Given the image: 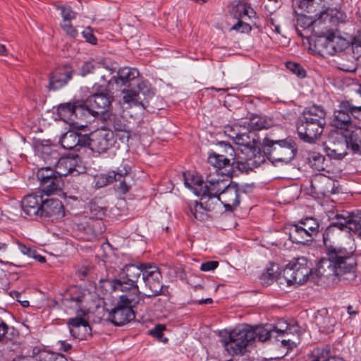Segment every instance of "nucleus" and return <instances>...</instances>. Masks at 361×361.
Returning a JSON list of instances; mask_svg holds the SVG:
<instances>
[{"label": "nucleus", "instance_id": "obj_12", "mask_svg": "<svg viewBox=\"0 0 361 361\" xmlns=\"http://www.w3.org/2000/svg\"><path fill=\"white\" fill-rule=\"evenodd\" d=\"M110 286L114 291L125 292L122 296V301L127 300L132 303H138L140 301V291L137 283L133 279L126 277V274L120 270L117 278L109 279Z\"/></svg>", "mask_w": 361, "mask_h": 361}, {"label": "nucleus", "instance_id": "obj_38", "mask_svg": "<svg viewBox=\"0 0 361 361\" xmlns=\"http://www.w3.org/2000/svg\"><path fill=\"white\" fill-rule=\"evenodd\" d=\"M97 66L103 68L102 73H95V75L100 78L101 81L105 87H113V74L116 72V67L111 63H109L106 61L98 62Z\"/></svg>", "mask_w": 361, "mask_h": 361}, {"label": "nucleus", "instance_id": "obj_16", "mask_svg": "<svg viewBox=\"0 0 361 361\" xmlns=\"http://www.w3.org/2000/svg\"><path fill=\"white\" fill-rule=\"evenodd\" d=\"M314 13V16H300L297 20V24L298 25L303 27L304 29H307L310 26H312L314 32L317 35L319 33H317V31L315 30L317 23L326 21L332 22L333 23H337L343 21L345 17V14L343 12L336 9H331V13L329 12V16L326 18V20H324V18H322L319 17V11H317Z\"/></svg>", "mask_w": 361, "mask_h": 361}, {"label": "nucleus", "instance_id": "obj_37", "mask_svg": "<svg viewBox=\"0 0 361 361\" xmlns=\"http://www.w3.org/2000/svg\"><path fill=\"white\" fill-rule=\"evenodd\" d=\"M343 132L349 149L353 154H361V128H354Z\"/></svg>", "mask_w": 361, "mask_h": 361}, {"label": "nucleus", "instance_id": "obj_56", "mask_svg": "<svg viewBox=\"0 0 361 361\" xmlns=\"http://www.w3.org/2000/svg\"><path fill=\"white\" fill-rule=\"evenodd\" d=\"M345 110H349L351 118L354 117L356 119L361 120V106H355L350 101L343 106Z\"/></svg>", "mask_w": 361, "mask_h": 361}, {"label": "nucleus", "instance_id": "obj_32", "mask_svg": "<svg viewBox=\"0 0 361 361\" xmlns=\"http://www.w3.org/2000/svg\"><path fill=\"white\" fill-rule=\"evenodd\" d=\"M139 76V71L136 68L123 67L118 70L116 75H113V86H129L131 81Z\"/></svg>", "mask_w": 361, "mask_h": 361}, {"label": "nucleus", "instance_id": "obj_54", "mask_svg": "<svg viewBox=\"0 0 361 361\" xmlns=\"http://www.w3.org/2000/svg\"><path fill=\"white\" fill-rule=\"evenodd\" d=\"M278 269L277 265H273L271 268H267L266 271L262 274L261 276L262 283L264 284H270L271 282L277 278L278 274L277 270H275L274 268Z\"/></svg>", "mask_w": 361, "mask_h": 361}, {"label": "nucleus", "instance_id": "obj_2", "mask_svg": "<svg viewBox=\"0 0 361 361\" xmlns=\"http://www.w3.org/2000/svg\"><path fill=\"white\" fill-rule=\"evenodd\" d=\"M235 144L239 147L240 153L232 163L233 168L241 172L248 173L264 163L259 140L255 132L242 133Z\"/></svg>", "mask_w": 361, "mask_h": 361}, {"label": "nucleus", "instance_id": "obj_48", "mask_svg": "<svg viewBox=\"0 0 361 361\" xmlns=\"http://www.w3.org/2000/svg\"><path fill=\"white\" fill-rule=\"evenodd\" d=\"M248 126L255 130L268 128L271 126V121L260 116H253L250 118Z\"/></svg>", "mask_w": 361, "mask_h": 361}, {"label": "nucleus", "instance_id": "obj_42", "mask_svg": "<svg viewBox=\"0 0 361 361\" xmlns=\"http://www.w3.org/2000/svg\"><path fill=\"white\" fill-rule=\"evenodd\" d=\"M231 15H232L236 19H240L245 16L248 18L251 17V14L254 13L253 10L247 6L243 2H238V4L233 5L229 11Z\"/></svg>", "mask_w": 361, "mask_h": 361}, {"label": "nucleus", "instance_id": "obj_10", "mask_svg": "<svg viewBox=\"0 0 361 361\" xmlns=\"http://www.w3.org/2000/svg\"><path fill=\"white\" fill-rule=\"evenodd\" d=\"M348 46V42L336 32L328 31L319 33L314 39V47L322 55H334Z\"/></svg>", "mask_w": 361, "mask_h": 361}, {"label": "nucleus", "instance_id": "obj_27", "mask_svg": "<svg viewBox=\"0 0 361 361\" xmlns=\"http://www.w3.org/2000/svg\"><path fill=\"white\" fill-rule=\"evenodd\" d=\"M109 123L116 136L123 143H128L133 133L128 126L126 120L121 116L113 115L109 118Z\"/></svg>", "mask_w": 361, "mask_h": 361}, {"label": "nucleus", "instance_id": "obj_7", "mask_svg": "<svg viewBox=\"0 0 361 361\" xmlns=\"http://www.w3.org/2000/svg\"><path fill=\"white\" fill-rule=\"evenodd\" d=\"M330 256L337 270V277L344 280H352L355 278L356 259L353 252L345 248L330 245Z\"/></svg>", "mask_w": 361, "mask_h": 361}, {"label": "nucleus", "instance_id": "obj_13", "mask_svg": "<svg viewBox=\"0 0 361 361\" xmlns=\"http://www.w3.org/2000/svg\"><path fill=\"white\" fill-rule=\"evenodd\" d=\"M137 303L124 300L119 297L116 306L109 312L108 319L116 326H123L133 320L135 317L133 307Z\"/></svg>", "mask_w": 361, "mask_h": 361}, {"label": "nucleus", "instance_id": "obj_52", "mask_svg": "<svg viewBox=\"0 0 361 361\" xmlns=\"http://www.w3.org/2000/svg\"><path fill=\"white\" fill-rule=\"evenodd\" d=\"M98 62L87 61L81 67V75L85 76L89 73H102L103 68L97 66Z\"/></svg>", "mask_w": 361, "mask_h": 361}, {"label": "nucleus", "instance_id": "obj_39", "mask_svg": "<svg viewBox=\"0 0 361 361\" xmlns=\"http://www.w3.org/2000/svg\"><path fill=\"white\" fill-rule=\"evenodd\" d=\"M94 112L87 99L75 102L73 117L84 120L91 116L95 117Z\"/></svg>", "mask_w": 361, "mask_h": 361}, {"label": "nucleus", "instance_id": "obj_60", "mask_svg": "<svg viewBox=\"0 0 361 361\" xmlns=\"http://www.w3.org/2000/svg\"><path fill=\"white\" fill-rule=\"evenodd\" d=\"M63 31L71 37L75 38L78 35V31L69 22H64L61 24Z\"/></svg>", "mask_w": 361, "mask_h": 361}, {"label": "nucleus", "instance_id": "obj_61", "mask_svg": "<svg viewBox=\"0 0 361 361\" xmlns=\"http://www.w3.org/2000/svg\"><path fill=\"white\" fill-rule=\"evenodd\" d=\"M225 133L235 142L242 133L239 132L238 126H227L225 128Z\"/></svg>", "mask_w": 361, "mask_h": 361}, {"label": "nucleus", "instance_id": "obj_6", "mask_svg": "<svg viewBox=\"0 0 361 361\" xmlns=\"http://www.w3.org/2000/svg\"><path fill=\"white\" fill-rule=\"evenodd\" d=\"M333 220L334 221L323 233V241L326 250L329 245H331V236L336 227L341 231L348 230L357 233L361 237V212L350 214L348 212H343L341 214H336Z\"/></svg>", "mask_w": 361, "mask_h": 361}, {"label": "nucleus", "instance_id": "obj_22", "mask_svg": "<svg viewBox=\"0 0 361 361\" xmlns=\"http://www.w3.org/2000/svg\"><path fill=\"white\" fill-rule=\"evenodd\" d=\"M84 314L79 313L75 317L68 319V325L70 334L79 339H85L91 335V328L87 321L82 317Z\"/></svg>", "mask_w": 361, "mask_h": 361}, {"label": "nucleus", "instance_id": "obj_51", "mask_svg": "<svg viewBox=\"0 0 361 361\" xmlns=\"http://www.w3.org/2000/svg\"><path fill=\"white\" fill-rule=\"evenodd\" d=\"M311 361H344L341 357L329 356L328 352L317 350L312 353Z\"/></svg>", "mask_w": 361, "mask_h": 361}, {"label": "nucleus", "instance_id": "obj_43", "mask_svg": "<svg viewBox=\"0 0 361 361\" xmlns=\"http://www.w3.org/2000/svg\"><path fill=\"white\" fill-rule=\"evenodd\" d=\"M324 157L317 152H309L307 153V161L311 168L317 171L324 169Z\"/></svg>", "mask_w": 361, "mask_h": 361}, {"label": "nucleus", "instance_id": "obj_55", "mask_svg": "<svg viewBox=\"0 0 361 361\" xmlns=\"http://www.w3.org/2000/svg\"><path fill=\"white\" fill-rule=\"evenodd\" d=\"M59 8L61 10V13L64 22H70L71 20L75 18L76 13L73 11L71 6H60Z\"/></svg>", "mask_w": 361, "mask_h": 361}, {"label": "nucleus", "instance_id": "obj_5", "mask_svg": "<svg viewBox=\"0 0 361 361\" xmlns=\"http://www.w3.org/2000/svg\"><path fill=\"white\" fill-rule=\"evenodd\" d=\"M45 153L47 157H44V161L51 167L54 166V171L61 177L69 174L77 176L84 170L78 156L59 158L57 151L50 148H47Z\"/></svg>", "mask_w": 361, "mask_h": 361}, {"label": "nucleus", "instance_id": "obj_35", "mask_svg": "<svg viewBox=\"0 0 361 361\" xmlns=\"http://www.w3.org/2000/svg\"><path fill=\"white\" fill-rule=\"evenodd\" d=\"M322 0H300L298 3V7L308 13H314L319 11V18L326 20L329 16L331 9L321 5L319 1Z\"/></svg>", "mask_w": 361, "mask_h": 361}, {"label": "nucleus", "instance_id": "obj_21", "mask_svg": "<svg viewBox=\"0 0 361 361\" xmlns=\"http://www.w3.org/2000/svg\"><path fill=\"white\" fill-rule=\"evenodd\" d=\"M42 192L27 195L21 201V208L24 214L32 217L40 216L43 204Z\"/></svg>", "mask_w": 361, "mask_h": 361}, {"label": "nucleus", "instance_id": "obj_19", "mask_svg": "<svg viewBox=\"0 0 361 361\" xmlns=\"http://www.w3.org/2000/svg\"><path fill=\"white\" fill-rule=\"evenodd\" d=\"M114 143V133L106 129H98L90 136L89 146L92 149L102 153L106 152Z\"/></svg>", "mask_w": 361, "mask_h": 361}, {"label": "nucleus", "instance_id": "obj_3", "mask_svg": "<svg viewBox=\"0 0 361 361\" xmlns=\"http://www.w3.org/2000/svg\"><path fill=\"white\" fill-rule=\"evenodd\" d=\"M326 124V112L319 106L304 110L297 121V131L301 140L314 143L322 135Z\"/></svg>", "mask_w": 361, "mask_h": 361}, {"label": "nucleus", "instance_id": "obj_47", "mask_svg": "<svg viewBox=\"0 0 361 361\" xmlns=\"http://www.w3.org/2000/svg\"><path fill=\"white\" fill-rule=\"evenodd\" d=\"M74 103H66L61 104L59 106L58 111L60 116L64 120H68L71 122H74Z\"/></svg>", "mask_w": 361, "mask_h": 361}, {"label": "nucleus", "instance_id": "obj_23", "mask_svg": "<svg viewBox=\"0 0 361 361\" xmlns=\"http://www.w3.org/2000/svg\"><path fill=\"white\" fill-rule=\"evenodd\" d=\"M73 69L69 66L56 69L49 76L48 88L49 90H57L65 86L73 78Z\"/></svg>", "mask_w": 361, "mask_h": 361}, {"label": "nucleus", "instance_id": "obj_41", "mask_svg": "<svg viewBox=\"0 0 361 361\" xmlns=\"http://www.w3.org/2000/svg\"><path fill=\"white\" fill-rule=\"evenodd\" d=\"M145 264L142 263L137 265L133 264H126L121 270L126 274V277L133 279V282L137 283L140 275L142 276Z\"/></svg>", "mask_w": 361, "mask_h": 361}, {"label": "nucleus", "instance_id": "obj_36", "mask_svg": "<svg viewBox=\"0 0 361 361\" xmlns=\"http://www.w3.org/2000/svg\"><path fill=\"white\" fill-rule=\"evenodd\" d=\"M183 176L185 187L192 190L197 196L201 197L204 195L207 189L204 188V184L199 176L191 173L190 172H184Z\"/></svg>", "mask_w": 361, "mask_h": 361}, {"label": "nucleus", "instance_id": "obj_9", "mask_svg": "<svg viewBox=\"0 0 361 361\" xmlns=\"http://www.w3.org/2000/svg\"><path fill=\"white\" fill-rule=\"evenodd\" d=\"M311 266L305 257H298L286 266L283 277L288 285H301L308 279L312 272Z\"/></svg>", "mask_w": 361, "mask_h": 361}, {"label": "nucleus", "instance_id": "obj_49", "mask_svg": "<svg viewBox=\"0 0 361 361\" xmlns=\"http://www.w3.org/2000/svg\"><path fill=\"white\" fill-rule=\"evenodd\" d=\"M208 162L216 168H224L230 165V159L224 155L212 154L208 157Z\"/></svg>", "mask_w": 361, "mask_h": 361}, {"label": "nucleus", "instance_id": "obj_57", "mask_svg": "<svg viewBox=\"0 0 361 361\" xmlns=\"http://www.w3.org/2000/svg\"><path fill=\"white\" fill-rule=\"evenodd\" d=\"M166 329V326L163 324H157L154 329L149 331V334L158 338L159 341L166 343L168 339L163 338V331Z\"/></svg>", "mask_w": 361, "mask_h": 361}, {"label": "nucleus", "instance_id": "obj_25", "mask_svg": "<svg viewBox=\"0 0 361 361\" xmlns=\"http://www.w3.org/2000/svg\"><path fill=\"white\" fill-rule=\"evenodd\" d=\"M346 104L348 101L341 102L338 106L339 109L334 112L333 126L341 130V132L354 128L349 110H345L343 108Z\"/></svg>", "mask_w": 361, "mask_h": 361}, {"label": "nucleus", "instance_id": "obj_50", "mask_svg": "<svg viewBox=\"0 0 361 361\" xmlns=\"http://www.w3.org/2000/svg\"><path fill=\"white\" fill-rule=\"evenodd\" d=\"M15 335V329L0 318V342L10 340Z\"/></svg>", "mask_w": 361, "mask_h": 361}, {"label": "nucleus", "instance_id": "obj_31", "mask_svg": "<svg viewBox=\"0 0 361 361\" xmlns=\"http://www.w3.org/2000/svg\"><path fill=\"white\" fill-rule=\"evenodd\" d=\"M301 330L300 326L296 323L290 324V327L288 331L282 333L279 336L281 345L288 350L295 347L299 343L300 340Z\"/></svg>", "mask_w": 361, "mask_h": 361}, {"label": "nucleus", "instance_id": "obj_62", "mask_svg": "<svg viewBox=\"0 0 361 361\" xmlns=\"http://www.w3.org/2000/svg\"><path fill=\"white\" fill-rule=\"evenodd\" d=\"M231 29L239 31L240 32H248L251 30V27L248 23L239 20L238 23L232 27Z\"/></svg>", "mask_w": 361, "mask_h": 361}, {"label": "nucleus", "instance_id": "obj_53", "mask_svg": "<svg viewBox=\"0 0 361 361\" xmlns=\"http://www.w3.org/2000/svg\"><path fill=\"white\" fill-rule=\"evenodd\" d=\"M290 324H293V323H287L286 321L280 319L276 325H272V334L274 336V339L279 340V336L282 333L287 331L288 329L290 327Z\"/></svg>", "mask_w": 361, "mask_h": 361}, {"label": "nucleus", "instance_id": "obj_40", "mask_svg": "<svg viewBox=\"0 0 361 361\" xmlns=\"http://www.w3.org/2000/svg\"><path fill=\"white\" fill-rule=\"evenodd\" d=\"M122 101L123 104L127 105L126 108L132 106H140L142 109L147 108V105L143 102L141 96L137 94V92L133 90H123Z\"/></svg>", "mask_w": 361, "mask_h": 361}, {"label": "nucleus", "instance_id": "obj_4", "mask_svg": "<svg viewBox=\"0 0 361 361\" xmlns=\"http://www.w3.org/2000/svg\"><path fill=\"white\" fill-rule=\"evenodd\" d=\"M264 162L266 158L272 164H288L295 157L297 148L290 139L274 140L265 137L262 143Z\"/></svg>", "mask_w": 361, "mask_h": 361}, {"label": "nucleus", "instance_id": "obj_46", "mask_svg": "<svg viewBox=\"0 0 361 361\" xmlns=\"http://www.w3.org/2000/svg\"><path fill=\"white\" fill-rule=\"evenodd\" d=\"M326 314V310H323L319 311L317 314L315 316V322L317 325L324 330H328L334 325L333 319L328 316L325 317Z\"/></svg>", "mask_w": 361, "mask_h": 361}, {"label": "nucleus", "instance_id": "obj_15", "mask_svg": "<svg viewBox=\"0 0 361 361\" xmlns=\"http://www.w3.org/2000/svg\"><path fill=\"white\" fill-rule=\"evenodd\" d=\"M107 87L95 83L92 87L95 92L87 99L92 109L95 111L96 116L106 111L113 100V96L107 90Z\"/></svg>", "mask_w": 361, "mask_h": 361}, {"label": "nucleus", "instance_id": "obj_45", "mask_svg": "<svg viewBox=\"0 0 361 361\" xmlns=\"http://www.w3.org/2000/svg\"><path fill=\"white\" fill-rule=\"evenodd\" d=\"M299 224L305 228L306 231H308L312 238L313 236L317 235L319 232V224L318 221L314 218L307 217L300 221Z\"/></svg>", "mask_w": 361, "mask_h": 361}, {"label": "nucleus", "instance_id": "obj_34", "mask_svg": "<svg viewBox=\"0 0 361 361\" xmlns=\"http://www.w3.org/2000/svg\"><path fill=\"white\" fill-rule=\"evenodd\" d=\"M290 240L296 244H305L312 242L313 238L310 236L308 231H306L299 223L298 224L290 225L288 228Z\"/></svg>", "mask_w": 361, "mask_h": 361}, {"label": "nucleus", "instance_id": "obj_28", "mask_svg": "<svg viewBox=\"0 0 361 361\" xmlns=\"http://www.w3.org/2000/svg\"><path fill=\"white\" fill-rule=\"evenodd\" d=\"M311 187L315 193L324 196L338 192V188L336 185L335 182L326 176L316 177L312 180Z\"/></svg>", "mask_w": 361, "mask_h": 361}, {"label": "nucleus", "instance_id": "obj_20", "mask_svg": "<svg viewBox=\"0 0 361 361\" xmlns=\"http://www.w3.org/2000/svg\"><path fill=\"white\" fill-rule=\"evenodd\" d=\"M88 293L78 287H73L68 290L64 295L62 302L66 308L74 309L77 314H85V310L83 309V302L85 300Z\"/></svg>", "mask_w": 361, "mask_h": 361}, {"label": "nucleus", "instance_id": "obj_14", "mask_svg": "<svg viewBox=\"0 0 361 361\" xmlns=\"http://www.w3.org/2000/svg\"><path fill=\"white\" fill-rule=\"evenodd\" d=\"M230 185L229 180L223 178V176L217 173V169H215L214 173H210L207 176L206 183L204 185V188H206L207 191L201 197V200L208 199L210 201L212 200L216 201L218 196Z\"/></svg>", "mask_w": 361, "mask_h": 361}, {"label": "nucleus", "instance_id": "obj_64", "mask_svg": "<svg viewBox=\"0 0 361 361\" xmlns=\"http://www.w3.org/2000/svg\"><path fill=\"white\" fill-rule=\"evenodd\" d=\"M219 262L216 261H208L204 262L200 266V269L203 271H213L217 268Z\"/></svg>", "mask_w": 361, "mask_h": 361}, {"label": "nucleus", "instance_id": "obj_8", "mask_svg": "<svg viewBox=\"0 0 361 361\" xmlns=\"http://www.w3.org/2000/svg\"><path fill=\"white\" fill-rule=\"evenodd\" d=\"M131 166L123 163L116 171H111L107 173H102L94 177L95 186L102 188L114 181L119 182L118 188L123 193L128 192L132 183L130 175Z\"/></svg>", "mask_w": 361, "mask_h": 361}, {"label": "nucleus", "instance_id": "obj_17", "mask_svg": "<svg viewBox=\"0 0 361 361\" xmlns=\"http://www.w3.org/2000/svg\"><path fill=\"white\" fill-rule=\"evenodd\" d=\"M349 149L344 132H336L331 135L329 142L325 145L324 150L328 157L334 159H342Z\"/></svg>", "mask_w": 361, "mask_h": 361}, {"label": "nucleus", "instance_id": "obj_29", "mask_svg": "<svg viewBox=\"0 0 361 361\" xmlns=\"http://www.w3.org/2000/svg\"><path fill=\"white\" fill-rule=\"evenodd\" d=\"M221 202L226 210L232 211L240 204L238 188L236 185L231 184L220 195L216 202Z\"/></svg>", "mask_w": 361, "mask_h": 361}, {"label": "nucleus", "instance_id": "obj_24", "mask_svg": "<svg viewBox=\"0 0 361 361\" xmlns=\"http://www.w3.org/2000/svg\"><path fill=\"white\" fill-rule=\"evenodd\" d=\"M89 141L90 136L87 134H81L73 130L67 131L60 138L62 147L67 149L87 146Z\"/></svg>", "mask_w": 361, "mask_h": 361}, {"label": "nucleus", "instance_id": "obj_1", "mask_svg": "<svg viewBox=\"0 0 361 361\" xmlns=\"http://www.w3.org/2000/svg\"><path fill=\"white\" fill-rule=\"evenodd\" d=\"M274 338L272 334V325L256 326L240 325L230 332H226V337L221 339V343L231 355H240L245 353L249 343L257 339L259 341H266Z\"/></svg>", "mask_w": 361, "mask_h": 361}, {"label": "nucleus", "instance_id": "obj_44", "mask_svg": "<svg viewBox=\"0 0 361 361\" xmlns=\"http://www.w3.org/2000/svg\"><path fill=\"white\" fill-rule=\"evenodd\" d=\"M137 94H140L143 102L145 103L147 107L149 106V100L154 95V91L152 88L151 85L145 81H142L137 84Z\"/></svg>", "mask_w": 361, "mask_h": 361}, {"label": "nucleus", "instance_id": "obj_18", "mask_svg": "<svg viewBox=\"0 0 361 361\" xmlns=\"http://www.w3.org/2000/svg\"><path fill=\"white\" fill-rule=\"evenodd\" d=\"M161 278V274L157 267L148 264H145L142 273V281L152 292V294L146 295L147 297L157 296L161 293L163 288Z\"/></svg>", "mask_w": 361, "mask_h": 361}, {"label": "nucleus", "instance_id": "obj_11", "mask_svg": "<svg viewBox=\"0 0 361 361\" xmlns=\"http://www.w3.org/2000/svg\"><path fill=\"white\" fill-rule=\"evenodd\" d=\"M37 179L40 183L42 193L51 195L61 192L64 186L62 177L56 173L51 166L42 167L37 172Z\"/></svg>", "mask_w": 361, "mask_h": 361}, {"label": "nucleus", "instance_id": "obj_33", "mask_svg": "<svg viewBox=\"0 0 361 361\" xmlns=\"http://www.w3.org/2000/svg\"><path fill=\"white\" fill-rule=\"evenodd\" d=\"M327 258H322L317 266V274L326 278L337 276V270L334 263L330 256V246L326 250Z\"/></svg>", "mask_w": 361, "mask_h": 361}, {"label": "nucleus", "instance_id": "obj_30", "mask_svg": "<svg viewBox=\"0 0 361 361\" xmlns=\"http://www.w3.org/2000/svg\"><path fill=\"white\" fill-rule=\"evenodd\" d=\"M189 210L195 219L204 221L208 219L207 212H211L214 209V203L210 202L208 199L201 200L200 202L197 201L190 202L189 205Z\"/></svg>", "mask_w": 361, "mask_h": 361}, {"label": "nucleus", "instance_id": "obj_63", "mask_svg": "<svg viewBox=\"0 0 361 361\" xmlns=\"http://www.w3.org/2000/svg\"><path fill=\"white\" fill-rule=\"evenodd\" d=\"M82 35L83 37L87 40V42L92 44H95L97 43V39L93 35L92 30L90 27L85 28L82 31Z\"/></svg>", "mask_w": 361, "mask_h": 361}, {"label": "nucleus", "instance_id": "obj_58", "mask_svg": "<svg viewBox=\"0 0 361 361\" xmlns=\"http://www.w3.org/2000/svg\"><path fill=\"white\" fill-rule=\"evenodd\" d=\"M90 209L91 216L96 219H102L105 215V209L96 204H91Z\"/></svg>", "mask_w": 361, "mask_h": 361}, {"label": "nucleus", "instance_id": "obj_59", "mask_svg": "<svg viewBox=\"0 0 361 361\" xmlns=\"http://www.w3.org/2000/svg\"><path fill=\"white\" fill-rule=\"evenodd\" d=\"M286 67L299 77L303 78L305 76V71L299 63L288 62Z\"/></svg>", "mask_w": 361, "mask_h": 361}, {"label": "nucleus", "instance_id": "obj_26", "mask_svg": "<svg viewBox=\"0 0 361 361\" xmlns=\"http://www.w3.org/2000/svg\"><path fill=\"white\" fill-rule=\"evenodd\" d=\"M45 216L52 220L62 219L65 216L64 207L57 199L43 200L40 216Z\"/></svg>", "mask_w": 361, "mask_h": 361}]
</instances>
